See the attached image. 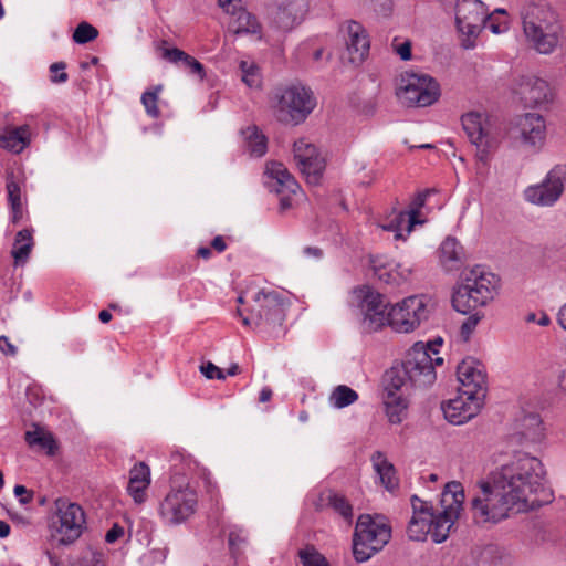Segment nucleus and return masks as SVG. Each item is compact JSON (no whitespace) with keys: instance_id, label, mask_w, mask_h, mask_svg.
Returning <instances> with one entry per match:
<instances>
[{"instance_id":"obj_28","label":"nucleus","mask_w":566,"mask_h":566,"mask_svg":"<svg viewBox=\"0 0 566 566\" xmlns=\"http://www.w3.org/2000/svg\"><path fill=\"white\" fill-rule=\"evenodd\" d=\"M386 394L406 395L412 388L406 375L402 364L395 365L388 369L382 378Z\"/></svg>"},{"instance_id":"obj_15","label":"nucleus","mask_w":566,"mask_h":566,"mask_svg":"<svg viewBox=\"0 0 566 566\" xmlns=\"http://www.w3.org/2000/svg\"><path fill=\"white\" fill-rule=\"evenodd\" d=\"M55 513L59 518V542L67 545L74 543L83 533L85 525V513L76 504L66 499H57L54 502Z\"/></svg>"},{"instance_id":"obj_50","label":"nucleus","mask_w":566,"mask_h":566,"mask_svg":"<svg viewBox=\"0 0 566 566\" xmlns=\"http://www.w3.org/2000/svg\"><path fill=\"white\" fill-rule=\"evenodd\" d=\"M200 370L208 379L217 378L223 380L226 378V375L222 371V369H220L218 366L210 361L201 365Z\"/></svg>"},{"instance_id":"obj_24","label":"nucleus","mask_w":566,"mask_h":566,"mask_svg":"<svg viewBox=\"0 0 566 566\" xmlns=\"http://www.w3.org/2000/svg\"><path fill=\"white\" fill-rule=\"evenodd\" d=\"M150 481V469L145 462H138L129 470L127 493L135 504L140 505L146 502Z\"/></svg>"},{"instance_id":"obj_32","label":"nucleus","mask_w":566,"mask_h":566,"mask_svg":"<svg viewBox=\"0 0 566 566\" xmlns=\"http://www.w3.org/2000/svg\"><path fill=\"white\" fill-rule=\"evenodd\" d=\"M462 126L468 138L473 145L480 147L484 144V139L488 138V134L483 127L481 114L471 112L463 115Z\"/></svg>"},{"instance_id":"obj_41","label":"nucleus","mask_w":566,"mask_h":566,"mask_svg":"<svg viewBox=\"0 0 566 566\" xmlns=\"http://www.w3.org/2000/svg\"><path fill=\"white\" fill-rule=\"evenodd\" d=\"M441 260L446 264L448 262H460L462 259V247L454 238H447L440 248Z\"/></svg>"},{"instance_id":"obj_29","label":"nucleus","mask_w":566,"mask_h":566,"mask_svg":"<svg viewBox=\"0 0 566 566\" xmlns=\"http://www.w3.org/2000/svg\"><path fill=\"white\" fill-rule=\"evenodd\" d=\"M230 12L234 15V18L229 24V30L234 34H259L261 32V24L258 22L255 15L248 12L245 9L239 8L237 10L234 8L231 9Z\"/></svg>"},{"instance_id":"obj_44","label":"nucleus","mask_w":566,"mask_h":566,"mask_svg":"<svg viewBox=\"0 0 566 566\" xmlns=\"http://www.w3.org/2000/svg\"><path fill=\"white\" fill-rule=\"evenodd\" d=\"M240 70L242 73V81L251 88H258L261 86V76L259 69L253 63L242 61L240 63Z\"/></svg>"},{"instance_id":"obj_18","label":"nucleus","mask_w":566,"mask_h":566,"mask_svg":"<svg viewBox=\"0 0 566 566\" xmlns=\"http://www.w3.org/2000/svg\"><path fill=\"white\" fill-rule=\"evenodd\" d=\"M457 376L460 382L458 392L469 397H479L484 401L486 396V374L484 366L474 358L463 359L457 368Z\"/></svg>"},{"instance_id":"obj_3","label":"nucleus","mask_w":566,"mask_h":566,"mask_svg":"<svg viewBox=\"0 0 566 566\" xmlns=\"http://www.w3.org/2000/svg\"><path fill=\"white\" fill-rule=\"evenodd\" d=\"M497 282L493 273L485 272L480 266L469 270L453 291L452 305L454 310L462 314H469L480 306H485L493 300Z\"/></svg>"},{"instance_id":"obj_43","label":"nucleus","mask_w":566,"mask_h":566,"mask_svg":"<svg viewBox=\"0 0 566 566\" xmlns=\"http://www.w3.org/2000/svg\"><path fill=\"white\" fill-rule=\"evenodd\" d=\"M98 36V30L88 22H81L73 32L72 39L77 44H85Z\"/></svg>"},{"instance_id":"obj_7","label":"nucleus","mask_w":566,"mask_h":566,"mask_svg":"<svg viewBox=\"0 0 566 566\" xmlns=\"http://www.w3.org/2000/svg\"><path fill=\"white\" fill-rule=\"evenodd\" d=\"M464 497L461 483L452 481L446 484L440 500L442 511L437 515L432 512L431 537L436 543L447 539L451 527L460 515Z\"/></svg>"},{"instance_id":"obj_45","label":"nucleus","mask_w":566,"mask_h":566,"mask_svg":"<svg viewBox=\"0 0 566 566\" xmlns=\"http://www.w3.org/2000/svg\"><path fill=\"white\" fill-rule=\"evenodd\" d=\"M248 144L250 153L256 157L263 156L266 151V138L264 135L259 134L255 127L248 137Z\"/></svg>"},{"instance_id":"obj_51","label":"nucleus","mask_w":566,"mask_h":566,"mask_svg":"<svg viewBox=\"0 0 566 566\" xmlns=\"http://www.w3.org/2000/svg\"><path fill=\"white\" fill-rule=\"evenodd\" d=\"M8 200L11 207L21 205V190L15 181H9L7 184Z\"/></svg>"},{"instance_id":"obj_10","label":"nucleus","mask_w":566,"mask_h":566,"mask_svg":"<svg viewBox=\"0 0 566 566\" xmlns=\"http://www.w3.org/2000/svg\"><path fill=\"white\" fill-rule=\"evenodd\" d=\"M455 23L462 35V46L472 49L475 39L486 22V10L480 0H457L454 4Z\"/></svg>"},{"instance_id":"obj_9","label":"nucleus","mask_w":566,"mask_h":566,"mask_svg":"<svg viewBox=\"0 0 566 566\" xmlns=\"http://www.w3.org/2000/svg\"><path fill=\"white\" fill-rule=\"evenodd\" d=\"M198 499L188 485L171 489L159 502L158 515L165 524L179 525L195 514Z\"/></svg>"},{"instance_id":"obj_49","label":"nucleus","mask_w":566,"mask_h":566,"mask_svg":"<svg viewBox=\"0 0 566 566\" xmlns=\"http://www.w3.org/2000/svg\"><path fill=\"white\" fill-rule=\"evenodd\" d=\"M411 505L413 510L412 516L430 515L432 514V506L427 502L420 500L417 495L411 497Z\"/></svg>"},{"instance_id":"obj_37","label":"nucleus","mask_w":566,"mask_h":566,"mask_svg":"<svg viewBox=\"0 0 566 566\" xmlns=\"http://www.w3.org/2000/svg\"><path fill=\"white\" fill-rule=\"evenodd\" d=\"M70 566H106L105 554L101 551L87 547L74 558Z\"/></svg>"},{"instance_id":"obj_55","label":"nucleus","mask_w":566,"mask_h":566,"mask_svg":"<svg viewBox=\"0 0 566 566\" xmlns=\"http://www.w3.org/2000/svg\"><path fill=\"white\" fill-rule=\"evenodd\" d=\"M229 546L232 552L241 544L245 542V536L242 535L241 530H233L229 533Z\"/></svg>"},{"instance_id":"obj_23","label":"nucleus","mask_w":566,"mask_h":566,"mask_svg":"<svg viewBox=\"0 0 566 566\" xmlns=\"http://www.w3.org/2000/svg\"><path fill=\"white\" fill-rule=\"evenodd\" d=\"M346 33L345 41L348 60L350 63L359 65L369 53L370 42L368 34L364 27L356 21L347 22Z\"/></svg>"},{"instance_id":"obj_52","label":"nucleus","mask_w":566,"mask_h":566,"mask_svg":"<svg viewBox=\"0 0 566 566\" xmlns=\"http://www.w3.org/2000/svg\"><path fill=\"white\" fill-rule=\"evenodd\" d=\"M395 52L400 56L401 60L408 61L411 59V42L405 41L401 44H394Z\"/></svg>"},{"instance_id":"obj_1","label":"nucleus","mask_w":566,"mask_h":566,"mask_svg":"<svg viewBox=\"0 0 566 566\" xmlns=\"http://www.w3.org/2000/svg\"><path fill=\"white\" fill-rule=\"evenodd\" d=\"M545 486V470L536 457L521 453L493 473L491 482L481 484L480 494L471 501L476 524H496L516 513L534 510L551 501Z\"/></svg>"},{"instance_id":"obj_38","label":"nucleus","mask_w":566,"mask_h":566,"mask_svg":"<svg viewBox=\"0 0 566 566\" xmlns=\"http://www.w3.org/2000/svg\"><path fill=\"white\" fill-rule=\"evenodd\" d=\"M297 556L302 566H331L327 558L312 544L300 549Z\"/></svg>"},{"instance_id":"obj_31","label":"nucleus","mask_w":566,"mask_h":566,"mask_svg":"<svg viewBox=\"0 0 566 566\" xmlns=\"http://www.w3.org/2000/svg\"><path fill=\"white\" fill-rule=\"evenodd\" d=\"M32 232V229H23L15 234L11 250V255L14 259L15 265H23L29 260L34 247Z\"/></svg>"},{"instance_id":"obj_8","label":"nucleus","mask_w":566,"mask_h":566,"mask_svg":"<svg viewBox=\"0 0 566 566\" xmlns=\"http://www.w3.org/2000/svg\"><path fill=\"white\" fill-rule=\"evenodd\" d=\"M397 96L407 106L424 107L438 99L440 88L437 81L429 75L405 73Z\"/></svg>"},{"instance_id":"obj_61","label":"nucleus","mask_w":566,"mask_h":566,"mask_svg":"<svg viewBox=\"0 0 566 566\" xmlns=\"http://www.w3.org/2000/svg\"><path fill=\"white\" fill-rule=\"evenodd\" d=\"M382 229L386 230V231L395 232V238L396 239H402L403 238V234L401 232H399V223H397L395 218L392 220H390L388 223L384 224Z\"/></svg>"},{"instance_id":"obj_21","label":"nucleus","mask_w":566,"mask_h":566,"mask_svg":"<svg viewBox=\"0 0 566 566\" xmlns=\"http://www.w3.org/2000/svg\"><path fill=\"white\" fill-rule=\"evenodd\" d=\"M525 106L534 107L552 101L553 93L549 84L535 75L520 77L516 88Z\"/></svg>"},{"instance_id":"obj_17","label":"nucleus","mask_w":566,"mask_h":566,"mask_svg":"<svg viewBox=\"0 0 566 566\" xmlns=\"http://www.w3.org/2000/svg\"><path fill=\"white\" fill-rule=\"evenodd\" d=\"M565 184L566 169L555 167L547 174L542 184L527 187L524 191V197L531 203L552 206L562 196Z\"/></svg>"},{"instance_id":"obj_47","label":"nucleus","mask_w":566,"mask_h":566,"mask_svg":"<svg viewBox=\"0 0 566 566\" xmlns=\"http://www.w3.org/2000/svg\"><path fill=\"white\" fill-rule=\"evenodd\" d=\"M375 274L386 284H399L402 277L392 270H387L385 266H375Z\"/></svg>"},{"instance_id":"obj_60","label":"nucleus","mask_w":566,"mask_h":566,"mask_svg":"<svg viewBox=\"0 0 566 566\" xmlns=\"http://www.w3.org/2000/svg\"><path fill=\"white\" fill-rule=\"evenodd\" d=\"M490 146V143H489V137L484 139V144L482 146H476V157L479 158V160L481 161H486L488 158H489V148Z\"/></svg>"},{"instance_id":"obj_40","label":"nucleus","mask_w":566,"mask_h":566,"mask_svg":"<svg viewBox=\"0 0 566 566\" xmlns=\"http://www.w3.org/2000/svg\"><path fill=\"white\" fill-rule=\"evenodd\" d=\"M325 500L327 504L332 506L345 520H352L353 507L344 495L333 491H328L325 496Z\"/></svg>"},{"instance_id":"obj_57","label":"nucleus","mask_w":566,"mask_h":566,"mask_svg":"<svg viewBox=\"0 0 566 566\" xmlns=\"http://www.w3.org/2000/svg\"><path fill=\"white\" fill-rule=\"evenodd\" d=\"M14 494L17 496H23V497L20 499V502L22 504H28V503H30L32 501V493H30L25 489V486H23V485H15L14 486Z\"/></svg>"},{"instance_id":"obj_42","label":"nucleus","mask_w":566,"mask_h":566,"mask_svg":"<svg viewBox=\"0 0 566 566\" xmlns=\"http://www.w3.org/2000/svg\"><path fill=\"white\" fill-rule=\"evenodd\" d=\"M161 90H163V86L157 85L151 91H146L142 95V103L145 107V111L153 118H157L160 115V111L157 106V103H158V95L161 92Z\"/></svg>"},{"instance_id":"obj_64","label":"nucleus","mask_w":566,"mask_h":566,"mask_svg":"<svg viewBox=\"0 0 566 566\" xmlns=\"http://www.w3.org/2000/svg\"><path fill=\"white\" fill-rule=\"evenodd\" d=\"M557 321L560 327L566 331V304L560 307Z\"/></svg>"},{"instance_id":"obj_48","label":"nucleus","mask_w":566,"mask_h":566,"mask_svg":"<svg viewBox=\"0 0 566 566\" xmlns=\"http://www.w3.org/2000/svg\"><path fill=\"white\" fill-rule=\"evenodd\" d=\"M66 64L64 62H55L50 65V72L52 73L51 81L53 83H64L67 81L69 76L65 72Z\"/></svg>"},{"instance_id":"obj_46","label":"nucleus","mask_w":566,"mask_h":566,"mask_svg":"<svg viewBox=\"0 0 566 566\" xmlns=\"http://www.w3.org/2000/svg\"><path fill=\"white\" fill-rule=\"evenodd\" d=\"M482 317L483 315H481L479 312H475L462 323L460 335L464 342L469 340L472 332L474 331V328L476 327L478 323L481 321Z\"/></svg>"},{"instance_id":"obj_6","label":"nucleus","mask_w":566,"mask_h":566,"mask_svg":"<svg viewBox=\"0 0 566 566\" xmlns=\"http://www.w3.org/2000/svg\"><path fill=\"white\" fill-rule=\"evenodd\" d=\"M391 537V528L385 523H377L370 515L358 517L353 535V555L356 562H367L381 551Z\"/></svg>"},{"instance_id":"obj_4","label":"nucleus","mask_w":566,"mask_h":566,"mask_svg":"<svg viewBox=\"0 0 566 566\" xmlns=\"http://www.w3.org/2000/svg\"><path fill=\"white\" fill-rule=\"evenodd\" d=\"M289 302L277 291H260L254 296L252 318L254 327L270 338L283 337L286 333L284 322Z\"/></svg>"},{"instance_id":"obj_35","label":"nucleus","mask_w":566,"mask_h":566,"mask_svg":"<svg viewBox=\"0 0 566 566\" xmlns=\"http://www.w3.org/2000/svg\"><path fill=\"white\" fill-rule=\"evenodd\" d=\"M432 514L412 516L408 525V536L412 541H424L427 535H431Z\"/></svg>"},{"instance_id":"obj_19","label":"nucleus","mask_w":566,"mask_h":566,"mask_svg":"<svg viewBox=\"0 0 566 566\" xmlns=\"http://www.w3.org/2000/svg\"><path fill=\"white\" fill-rule=\"evenodd\" d=\"M306 11V0H283L269 9L270 28L280 32H289L303 21Z\"/></svg>"},{"instance_id":"obj_27","label":"nucleus","mask_w":566,"mask_h":566,"mask_svg":"<svg viewBox=\"0 0 566 566\" xmlns=\"http://www.w3.org/2000/svg\"><path fill=\"white\" fill-rule=\"evenodd\" d=\"M371 462L381 484L386 490L394 491L399 484V479L396 475L394 464L387 460L386 455L381 451L373 453Z\"/></svg>"},{"instance_id":"obj_33","label":"nucleus","mask_w":566,"mask_h":566,"mask_svg":"<svg viewBox=\"0 0 566 566\" xmlns=\"http://www.w3.org/2000/svg\"><path fill=\"white\" fill-rule=\"evenodd\" d=\"M386 413L391 423H400L407 417L408 400L402 394H386Z\"/></svg>"},{"instance_id":"obj_63","label":"nucleus","mask_w":566,"mask_h":566,"mask_svg":"<svg viewBox=\"0 0 566 566\" xmlns=\"http://www.w3.org/2000/svg\"><path fill=\"white\" fill-rule=\"evenodd\" d=\"M211 247L216 249L218 252H223L227 248V244L221 235H217L211 241Z\"/></svg>"},{"instance_id":"obj_59","label":"nucleus","mask_w":566,"mask_h":566,"mask_svg":"<svg viewBox=\"0 0 566 566\" xmlns=\"http://www.w3.org/2000/svg\"><path fill=\"white\" fill-rule=\"evenodd\" d=\"M484 27H488L495 34L503 32L506 28L505 24L493 22L492 15H486V22Z\"/></svg>"},{"instance_id":"obj_16","label":"nucleus","mask_w":566,"mask_h":566,"mask_svg":"<svg viewBox=\"0 0 566 566\" xmlns=\"http://www.w3.org/2000/svg\"><path fill=\"white\" fill-rule=\"evenodd\" d=\"M293 157L307 184L318 185L326 165L317 147L306 138H300L293 144Z\"/></svg>"},{"instance_id":"obj_54","label":"nucleus","mask_w":566,"mask_h":566,"mask_svg":"<svg viewBox=\"0 0 566 566\" xmlns=\"http://www.w3.org/2000/svg\"><path fill=\"white\" fill-rule=\"evenodd\" d=\"M43 449H46L50 454H52L56 448L55 440L51 433H42L41 439H39V443Z\"/></svg>"},{"instance_id":"obj_53","label":"nucleus","mask_w":566,"mask_h":566,"mask_svg":"<svg viewBox=\"0 0 566 566\" xmlns=\"http://www.w3.org/2000/svg\"><path fill=\"white\" fill-rule=\"evenodd\" d=\"M124 535V527L119 524L115 523L111 530L107 531L105 535V541L109 544L115 543L118 538Z\"/></svg>"},{"instance_id":"obj_58","label":"nucleus","mask_w":566,"mask_h":566,"mask_svg":"<svg viewBox=\"0 0 566 566\" xmlns=\"http://www.w3.org/2000/svg\"><path fill=\"white\" fill-rule=\"evenodd\" d=\"M395 219L399 223V232L402 233L403 230L408 232V211H400Z\"/></svg>"},{"instance_id":"obj_36","label":"nucleus","mask_w":566,"mask_h":566,"mask_svg":"<svg viewBox=\"0 0 566 566\" xmlns=\"http://www.w3.org/2000/svg\"><path fill=\"white\" fill-rule=\"evenodd\" d=\"M358 399V394L348 386H337L329 396L331 405L337 409L345 408Z\"/></svg>"},{"instance_id":"obj_11","label":"nucleus","mask_w":566,"mask_h":566,"mask_svg":"<svg viewBox=\"0 0 566 566\" xmlns=\"http://www.w3.org/2000/svg\"><path fill=\"white\" fill-rule=\"evenodd\" d=\"M429 310L424 295H415L397 303L389 311V325L399 333L416 329L422 321L428 319Z\"/></svg>"},{"instance_id":"obj_26","label":"nucleus","mask_w":566,"mask_h":566,"mask_svg":"<svg viewBox=\"0 0 566 566\" xmlns=\"http://www.w3.org/2000/svg\"><path fill=\"white\" fill-rule=\"evenodd\" d=\"M516 442L523 447L541 443L544 439L542 419L537 413H530L520 420L518 431L514 434Z\"/></svg>"},{"instance_id":"obj_2","label":"nucleus","mask_w":566,"mask_h":566,"mask_svg":"<svg viewBox=\"0 0 566 566\" xmlns=\"http://www.w3.org/2000/svg\"><path fill=\"white\" fill-rule=\"evenodd\" d=\"M520 15L527 43L538 54L554 53L564 41L565 31L558 14L548 6L528 0L522 6Z\"/></svg>"},{"instance_id":"obj_20","label":"nucleus","mask_w":566,"mask_h":566,"mask_svg":"<svg viewBox=\"0 0 566 566\" xmlns=\"http://www.w3.org/2000/svg\"><path fill=\"white\" fill-rule=\"evenodd\" d=\"M484 401L479 397H469L461 392L448 402L442 403L444 418L452 424H463L475 417Z\"/></svg>"},{"instance_id":"obj_12","label":"nucleus","mask_w":566,"mask_h":566,"mask_svg":"<svg viewBox=\"0 0 566 566\" xmlns=\"http://www.w3.org/2000/svg\"><path fill=\"white\" fill-rule=\"evenodd\" d=\"M511 138L523 147L537 151L546 142L547 126L545 118L536 113L517 116L509 129Z\"/></svg>"},{"instance_id":"obj_13","label":"nucleus","mask_w":566,"mask_h":566,"mask_svg":"<svg viewBox=\"0 0 566 566\" xmlns=\"http://www.w3.org/2000/svg\"><path fill=\"white\" fill-rule=\"evenodd\" d=\"M358 298V307L361 314V326L364 331L371 333L389 325L388 303L385 297L370 289L363 286L355 291Z\"/></svg>"},{"instance_id":"obj_62","label":"nucleus","mask_w":566,"mask_h":566,"mask_svg":"<svg viewBox=\"0 0 566 566\" xmlns=\"http://www.w3.org/2000/svg\"><path fill=\"white\" fill-rule=\"evenodd\" d=\"M42 433L38 431H27L25 432V441L30 446H35L39 443V439H41Z\"/></svg>"},{"instance_id":"obj_34","label":"nucleus","mask_w":566,"mask_h":566,"mask_svg":"<svg viewBox=\"0 0 566 566\" xmlns=\"http://www.w3.org/2000/svg\"><path fill=\"white\" fill-rule=\"evenodd\" d=\"M472 557L473 566H501V549L494 544L476 547Z\"/></svg>"},{"instance_id":"obj_22","label":"nucleus","mask_w":566,"mask_h":566,"mask_svg":"<svg viewBox=\"0 0 566 566\" xmlns=\"http://www.w3.org/2000/svg\"><path fill=\"white\" fill-rule=\"evenodd\" d=\"M265 172L272 180H274V184L271 186L273 190L282 195L280 199L281 210L289 209L291 207V199L289 195L296 193L300 189V185L282 163H269L266 165Z\"/></svg>"},{"instance_id":"obj_14","label":"nucleus","mask_w":566,"mask_h":566,"mask_svg":"<svg viewBox=\"0 0 566 566\" xmlns=\"http://www.w3.org/2000/svg\"><path fill=\"white\" fill-rule=\"evenodd\" d=\"M401 364L412 388L428 387L437 378L433 358L422 344H415Z\"/></svg>"},{"instance_id":"obj_25","label":"nucleus","mask_w":566,"mask_h":566,"mask_svg":"<svg viewBox=\"0 0 566 566\" xmlns=\"http://www.w3.org/2000/svg\"><path fill=\"white\" fill-rule=\"evenodd\" d=\"M164 60L182 66L189 74L198 76L200 81L205 80L206 71L202 63L178 48H167L164 41L158 48Z\"/></svg>"},{"instance_id":"obj_30","label":"nucleus","mask_w":566,"mask_h":566,"mask_svg":"<svg viewBox=\"0 0 566 566\" xmlns=\"http://www.w3.org/2000/svg\"><path fill=\"white\" fill-rule=\"evenodd\" d=\"M29 137L30 129L28 125L10 129L0 135V147L19 154L29 145Z\"/></svg>"},{"instance_id":"obj_5","label":"nucleus","mask_w":566,"mask_h":566,"mask_svg":"<svg viewBox=\"0 0 566 566\" xmlns=\"http://www.w3.org/2000/svg\"><path fill=\"white\" fill-rule=\"evenodd\" d=\"M315 106L313 92L301 84L276 88L273 94L274 115L285 125L295 126L303 123Z\"/></svg>"},{"instance_id":"obj_56","label":"nucleus","mask_w":566,"mask_h":566,"mask_svg":"<svg viewBox=\"0 0 566 566\" xmlns=\"http://www.w3.org/2000/svg\"><path fill=\"white\" fill-rule=\"evenodd\" d=\"M0 350L4 355L14 356L17 354V347L10 343L6 336H0Z\"/></svg>"},{"instance_id":"obj_39","label":"nucleus","mask_w":566,"mask_h":566,"mask_svg":"<svg viewBox=\"0 0 566 566\" xmlns=\"http://www.w3.org/2000/svg\"><path fill=\"white\" fill-rule=\"evenodd\" d=\"M434 191L436 190L433 188L424 189L423 191L418 192L410 202L408 210V232H411L415 224L421 223V221L418 219L420 210L424 206L428 196Z\"/></svg>"}]
</instances>
